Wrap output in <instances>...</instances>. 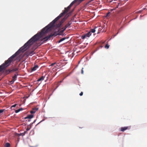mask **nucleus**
<instances>
[{
    "label": "nucleus",
    "instance_id": "obj_1",
    "mask_svg": "<svg viewBox=\"0 0 147 147\" xmlns=\"http://www.w3.org/2000/svg\"><path fill=\"white\" fill-rule=\"evenodd\" d=\"M71 24V23L70 21L67 24H66L64 27L62 28L60 30V32L61 33V34H62L65 30L66 28L68 27Z\"/></svg>",
    "mask_w": 147,
    "mask_h": 147
},
{
    "label": "nucleus",
    "instance_id": "obj_2",
    "mask_svg": "<svg viewBox=\"0 0 147 147\" xmlns=\"http://www.w3.org/2000/svg\"><path fill=\"white\" fill-rule=\"evenodd\" d=\"M66 18L65 17L61 21L59 22L57 25V27L59 28H61V25L63 23V22L66 20Z\"/></svg>",
    "mask_w": 147,
    "mask_h": 147
},
{
    "label": "nucleus",
    "instance_id": "obj_3",
    "mask_svg": "<svg viewBox=\"0 0 147 147\" xmlns=\"http://www.w3.org/2000/svg\"><path fill=\"white\" fill-rule=\"evenodd\" d=\"M34 51L26 52L25 53V55L28 57L29 56H32L34 54Z\"/></svg>",
    "mask_w": 147,
    "mask_h": 147
},
{
    "label": "nucleus",
    "instance_id": "obj_4",
    "mask_svg": "<svg viewBox=\"0 0 147 147\" xmlns=\"http://www.w3.org/2000/svg\"><path fill=\"white\" fill-rule=\"evenodd\" d=\"M130 126L122 127L121 128V131L123 132L127 129H130Z\"/></svg>",
    "mask_w": 147,
    "mask_h": 147
},
{
    "label": "nucleus",
    "instance_id": "obj_5",
    "mask_svg": "<svg viewBox=\"0 0 147 147\" xmlns=\"http://www.w3.org/2000/svg\"><path fill=\"white\" fill-rule=\"evenodd\" d=\"M18 75V74H15V76L12 77V80L10 82L11 83V84L13 83L15 80H16L17 78V76Z\"/></svg>",
    "mask_w": 147,
    "mask_h": 147
},
{
    "label": "nucleus",
    "instance_id": "obj_6",
    "mask_svg": "<svg viewBox=\"0 0 147 147\" xmlns=\"http://www.w3.org/2000/svg\"><path fill=\"white\" fill-rule=\"evenodd\" d=\"M38 108L37 107L34 108L32 109V110L30 111V113L32 114L34 113L38 110Z\"/></svg>",
    "mask_w": 147,
    "mask_h": 147
},
{
    "label": "nucleus",
    "instance_id": "obj_7",
    "mask_svg": "<svg viewBox=\"0 0 147 147\" xmlns=\"http://www.w3.org/2000/svg\"><path fill=\"white\" fill-rule=\"evenodd\" d=\"M52 36V35H50L49 36H47L44 38H43V41H46L48 40L49 38H50Z\"/></svg>",
    "mask_w": 147,
    "mask_h": 147
},
{
    "label": "nucleus",
    "instance_id": "obj_8",
    "mask_svg": "<svg viewBox=\"0 0 147 147\" xmlns=\"http://www.w3.org/2000/svg\"><path fill=\"white\" fill-rule=\"evenodd\" d=\"M34 117V115H28L27 117H25V119H31L32 118Z\"/></svg>",
    "mask_w": 147,
    "mask_h": 147
},
{
    "label": "nucleus",
    "instance_id": "obj_9",
    "mask_svg": "<svg viewBox=\"0 0 147 147\" xmlns=\"http://www.w3.org/2000/svg\"><path fill=\"white\" fill-rule=\"evenodd\" d=\"M38 67V65H35L32 69V71H34L36 70Z\"/></svg>",
    "mask_w": 147,
    "mask_h": 147
},
{
    "label": "nucleus",
    "instance_id": "obj_10",
    "mask_svg": "<svg viewBox=\"0 0 147 147\" xmlns=\"http://www.w3.org/2000/svg\"><path fill=\"white\" fill-rule=\"evenodd\" d=\"M45 77L42 76L40 78L38 79L37 80V81L39 82L41 80H44Z\"/></svg>",
    "mask_w": 147,
    "mask_h": 147
},
{
    "label": "nucleus",
    "instance_id": "obj_11",
    "mask_svg": "<svg viewBox=\"0 0 147 147\" xmlns=\"http://www.w3.org/2000/svg\"><path fill=\"white\" fill-rule=\"evenodd\" d=\"M85 34L86 37H89L91 35V33L90 32H89Z\"/></svg>",
    "mask_w": 147,
    "mask_h": 147
},
{
    "label": "nucleus",
    "instance_id": "obj_12",
    "mask_svg": "<svg viewBox=\"0 0 147 147\" xmlns=\"http://www.w3.org/2000/svg\"><path fill=\"white\" fill-rule=\"evenodd\" d=\"M11 70L10 69H8L6 70L5 72V74H9L11 72Z\"/></svg>",
    "mask_w": 147,
    "mask_h": 147
},
{
    "label": "nucleus",
    "instance_id": "obj_13",
    "mask_svg": "<svg viewBox=\"0 0 147 147\" xmlns=\"http://www.w3.org/2000/svg\"><path fill=\"white\" fill-rule=\"evenodd\" d=\"M67 38H65V37L61 39H60L59 41L58 42L60 43V42H62V41H63V40H65Z\"/></svg>",
    "mask_w": 147,
    "mask_h": 147
},
{
    "label": "nucleus",
    "instance_id": "obj_14",
    "mask_svg": "<svg viewBox=\"0 0 147 147\" xmlns=\"http://www.w3.org/2000/svg\"><path fill=\"white\" fill-rule=\"evenodd\" d=\"M10 146V144L8 142L6 143L5 145V147H9Z\"/></svg>",
    "mask_w": 147,
    "mask_h": 147
},
{
    "label": "nucleus",
    "instance_id": "obj_15",
    "mask_svg": "<svg viewBox=\"0 0 147 147\" xmlns=\"http://www.w3.org/2000/svg\"><path fill=\"white\" fill-rule=\"evenodd\" d=\"M96 28H97V27H95L94 29H91L90 31V32L91 33V32H92V33L94 32L95 31V29Z\"/></svg>",
    "mask_w": 147,
    "mask_h": 147
},
{
    "label": "nucleus",
    "instance_id": "obj_16",
    "mask_svg": "<svg viewBox=\"0 0 147 147\" xmlns=\"http://www.w3.org/2000/svg\"><path fill=\"white\" fill-rule=\"evenodd\" d=\"M18 69V68H16L15 69H13L11 70L12 72L16 71H17Z\"/></svg>",
    "mask_w": 147,
    "mask_h": 147
},
{
    "label": "nucleus",
    "instance_id": "obj_17",
    "mask_svg": "<svg viewBox=\"0 0 147 147\" xmlns=\"http://www.w3.org/2000/svg\"><path fill=\"white\" fill-rule=\"evenodd\" d=\"M30 129V127H29V126H28L27 127L26 129V131H28Z\"/></svg>",
    "mask_w": 147,
    "mask_h": 147
},
{
    "label": "nucleus",
    "instance_id": "obj_18",
    "mask_svg": "<svg viewBox=\"0 0 147 147\" xmlns=\"http://www.w3.org/2000/svg\"><path fill=\"white\" fill-rule=\"evenodd\" d=\"M20 110L19 109H18L16 110L15 111V112L16 113H18V112H20Z\"/></svg>",
    "mask_w": 147,
    "mask_h": 147
},
{
    "label": "nucleus",
    "instance_id": "obj_19",
    "mask_svg": "<svg viewBox=\"0 0 147 147\" xmlns=\"http://www.w3.org/2000/svg\"><path fill=\"white\" fill-rule=\"evenodd\" d=\"M86 37V34L82 36V38L83 39H84Z\"/></svg>",
    "mask_w": 147,
    "mask_h": 147
},
{
    "label": "nucleus",
    "instance_id": "obj_20",
    "mask_svg": "<svg viewBox=\"0 0 147 147\" xmlns=\"http://www.w3.org/2000/svg\"><path fill=\"white\" fill-rule=\"evenodd\" d=\"M109 46L107 44L105 46V48H106L108 49L109 48Z\"/></svg>",
    "mask_w": 147,
    "mask_h": 147
},
{
    "label": "nucleus",
    "instance_id": "obj_21",
    "mask_svg": "<svg viewBox=\"0 0 147 147\" xmlns=\"http://www.w3.org/2000/svg\"><path fill=\"white\" fill-rule=\"evenodd\" d=\"M17 105V104H15L12 106L11 107H15Z\"/></svg>",
    "mask_w": 147,
    "mask_h": 147
},
{
    "label": "nucleus",
    "instance_id": "obj_22",
    "mask_svg": "<svg viewBox=\"0 0 147 147\" xmlns=\"http://www.w3.org/2000/svg\"><path fill=\"white\" fill-rule=\"evenodd\" d=\"M110 12H109L108 13H107L106 14V16H109V15L110 14Z\"/></svg>",
    "mask_w": 147,
    "mask_h": 147
},
{
    "label": "nucleus",
    "instance_id": "obj_23",
    "mask_svg": "<svg viewBox=\"0 0 147 147\" xmlns=\"http://www.w3.org/2000/svg\"><path fill=\"white\" fill-rule=\"evenodd\" d=\"M83 92H81V93L80 94V96H82L83 95Z\"/></svg>",
    "mask_w": 147,
    "mask_h": 147
},
{
    "label": "nucleus",
    "instance_id": "obj_24",
    "mask_svg": "<svg viewBox=\"0 0 147 147\" xmlns=\"http://www.w3.org/2000/svg\"><path fill=\"white\" fill-rule=\"evenodd\" d=\"M4 111V110L3 109H0V113H2Z\"/></svg>",
    "mask_w": 147,
    "mask_h": 147
},
{
    "label": "nucleus",
    "instance_id": "obj_25",
    "mask_svg": "<svg viewBox=\"0 0 147 147\" xmlns=\"http://www.w3.org/2000/svg\"><path fill=\"white\" fill-rule=\"evenodd\" d=\"M27 132V131H24V132L22 133L23 135V136Z\"/></svg>",
    "mask_w": 147,
    "mask_h": 147
},
{
    "label": "nucleus",
    "instance_id": "obj_26",
    "mask_svg": "<svg viewBox=\"0 0 147 147\" xmlns=\"http://www.w3.org/2000/svg\"><path fill=\"white\" fill-rule=\"evenodd\" d=\"M83 68H82V70H81V73H82V74H83Z\"/></svg>",
    "mask_w": 147,
    "mask_h": 147
},
{
    "label": "nucleus",
    "instance_id": "obj_27",
    "mask_svg": "<svg viewBox=\"0 0 147 147\" xmlns=\"http://www.w3.org/2000/svg\"><path fill=\"white\" fill-rule=\"evenodd\" d=\"M55 64V63H52L51 65V66H53Z\"/></svg>",
    "mask_w": 147,
    "mask_h": 147
},
{
    "label": "nucleus",
    "instance_id": "obj_28",
    "mask_svg": "<svg viewBox=\"0 0 147 147\" xmlns=\"http://www.w3.org/2000/svg\"><path fill=\"white\" fill-rule=\"evenodd\" d=\"M147 9V5H146L145 6V7L144 8V9Z\"/></svg>",
    "mask_w": 147,
    "mask_h": 147
},
{
    "label": "nucleus",
    "instance_id": "obj_29",
    "mask_svg": "<svg viewBox=\"0 0 147 147\" xmlns=\"http://www.w3.org/2000/svg\"><path fill=\"white\" fill-rule=\"evenodd\" d=\"M19 109L20 110V111H21L23 109L22 108H21L20 109Z\"/></svg>",
    "mask_w": 147,
    "mask_h": 147
},
{
    "label": "nucleus",
    "instance_id": "obj_30",
    "mask_svg": "<svg viewBox=\"0 0 147 147\" xmlns=\"http://www.w3.org/2000/svg\"><path fill=\"white\" fill-rule=\"evenodd\" d=\"M43 120H43L41 121H40V122H41Z\"/></svg>",
    "mask_w": 147,
    "mask_h": 147
}]
</instances>
